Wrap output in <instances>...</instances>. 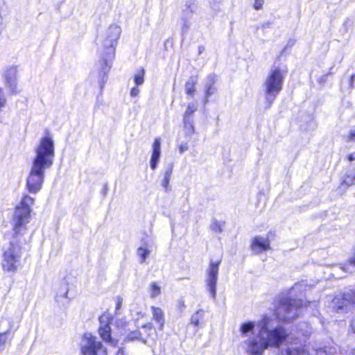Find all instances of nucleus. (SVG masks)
Listing matches in <instances>:
<instances>
[{
    "label": "nucleus",
    "mask_w": 355,
    "mask_h": 355,
    "mask_svg": "<svg viewBox=\"0 0 355 355\" xmlns=\"http://www.w3.org/2000/svg\"><path fill=\"white\" fill-rule=\"evenodd\" d=\"M277 321L268 316H264L257 324L248 321L240 327L244 347L248 354L262 355L268 347H279L288 336V331Z\"/></svg>",
    "instance_id": "1"
},
{
    "label": "nucleus",
    "mask_w": 355,
    "mask_h": 355,
    "mask_svg": "<svg viewBox=\"0 0 355 355\" xmlns=\"http://www.w3.org/2000/svg\"><path fill=\"white\" fill-rule=\"evenodd\" d=\"M33 203L34 198L24 195L15 207L12 217L14 235L10 245L4 252L2 261V267L6 271L15 272L20 264L22 250L19 243L28 242L22 237L27 231L26 225L31 219V207Z\"/></svg>",
    "instance_id": "2"
},
{
    "label": "nucleus",
    "mask_w": 355,
    "mask_h": 355,
    "mask_svg": "<svg viewBox=\"0 0 355 355\" xmlns=\"http://www.w3.org/2000/svg\"><path fill=\"white\" fill-rule=\"evenodd\" d=\"M35 154L26 178V188L31 193H37L41 190L45 171L53 165L55 156L53 139L49 136L42 138L35 148Z\"/></svg>",
    "instance_id": "3"
},
{
    "label": "nucleus",
    "mask_w": 355,
    "mask_h": 355,
    "mask_svg": "<svg viewBox=\"0 0 355 355\" xmlns=\"http://www.w3.org/2000/svg\"><path fill=\"white\" fill-rule=\"evenodd\" d=\"M121 29L116 24L110 25L108 28L98 37V42L103 49V60L101 72L105 75L111 68L110 62L115 55V47L121 35Z\"/></svg>",
    "instance_id": "4"
},
{
    "label": "nucleus",
    "mask_w": 355,
    "mask_h": 355,
    "mask_svg": "<svg viewBox=\"0 0 355 355\" xmlns=\"http://www.w3.org/2000/svg\"><path fill=\"white\" fill-rule=\"evenodd\" d=\"M286 71L279 67H272L263 83L266 103L270 107L282 89Z\"/></svg>",
    "instance_id": "5"
},
{
    "label": "nucleus",
    "mask_w": 355,
    "mask_h": 355,
    "mask_svg": "<svg viewBox=\"0 0 355 355\" xmlns=\"http://www.w3.org/2000/svg\"><path fill=\"white\" fill-rule=\"evenodd\" d=\"M302 307L301 300L283 297L279 300L275 315L281 320H292L299 315Z\"/></svg>",
    "instance_id": "6"
},
{
    "label": "nucleus",
    "mask_w": 355,
    "mask_h": 355,
    "mask_svg": "<svg viewBox=\"0 0 355 355\" xmlns=\"http://www.w3.org/2000/svg\"><path fill=\"white\" fill-rule=\"evenodd\" d=\"M79 347L82 355H107V349L103 343L90 333L82 336Z\"/></svg>",
    "instance_id": "7"
},
{
    "label": "nucleus",
    "mask_w": 355,
    "mask_h": 355,
    "mask_svg": "<svg viewBox=\"0 0 355 355\" xmlns=\"http://www.w3.org/2000/svg\"><path fill=\"white\" fill-rule=\"evenodd\" d=\"M352 304H355V290L335 296L329 304V308L337 313H345L351 310Z\"/></svg>",
    "instance_id": "8"
},
{
    "label": "nucleus",
    "mask_w": 355,
    "mask_h": 355,
    "mask_svg": "<svg viewBox=\"0 0 355 355\" xmlns=\"http://www.w3.org/2000/svg\"><path fill=\"white\" fill-rule=\"evenodd\" d=\"M220 263L221 259L217 261L211 260L206 272V285L211 296L213 298H215L216 295V285Z\"/></svg>",
    "instance_id": "9"
},
{
    "label": "nucleus",
    "mask_w": 355,
    "mask_h": 355,
    "mask_svg": "<svg viewBox=\"0 0 355 355\" xmlns=\"http://www.w3.org/2000/svg\"><path fill=\"white\" fill-rule=\"evenodd\" d=\"M109 318L107 316L102 315L99 318L101 325L98 328V332L102 339L110 343V345H115L116 343L112 339L111 337V327L109 324Z\"/></svg>",
    "instance_id": "10"
},
{
    "label": "nucleus",
    "mask_w": 355,
    "mask_h": 355,
    "mask_svg": "<svg viewBox=\"0 0 355 355\" xmlns=\"http://www.w3.org/2000/svg\"><path fill=\"white\" fill-rule=\"evenodd\" d=\"M17 69L13 66L7 68L4 73L6 85L12 92H17Z\"/></svg>",
    "instance_id": "11"
},
{
    "label": "nucleus",
    "mask_w": 355,
    "mask_h": 355,
    "mask_svg": "<svg viewBox=\"0 0 355 355\" xmlns=\"http://www.w3.org/2000/svg\"><path fill=\"white\" fill-rule=\"evenodd\" d=\"M251 248L257 254L266 251L270 249V241L262 237H254L251 244Z\"/></svg>",
    "instance_id": "12"
},
{
    "label": "nucleus",
    "mask_w": 355,
    "mask_h": 355,
    "mask_svg": "<svg viewBox=\"0 0 355 355\" xmlns=\"http://www.w3.org/2000/svg\"><path fill=\"white\" fill-rule=\"evenodd\" d=\"M160 155L161 139L160 138H156L153 144V151L150 162V167L153 170H155L157 168V164L159 161Z\"/></svg>",
    "instance_id": "13"
},
{
    "label": "nucleus",
    "mask_w": 355,
    "mask_h": 355,
    "mask_svg": "<svg viewBox=\"0 0 355 355\" xmlns=\"http://www.w3.org/2000/svg\"><path fill=\"white\" fill-rule=\"evenodd\" d=\"M216 80V78L214 74H209L206 79L205 85V103L208 102L209 97L216 92V89L214 87Z\"/></svg>",
    "instance_id": "14"
},
{
    "label": "nucleus",
    "mask_w": 355,
    "mask_h": 355,
    "mask_svg": "<svg viewBox=\"0 0 355 355\" xmlns=\"http://www.w3.org/2000/svg\"><path fill=\"white\" fill-rule=\"evenodd\" d=\"M151 311L153 320L159 324V329L162 330L165 323L164 311L161 308L153 306H151Z\"/></svg>",
    "instance_id": "15"
},
{
    "label": "nucleus",
    "mask_w": 355,
    "mask_h": 355,
    "mask_svg": "<svg viewBox=\"0 0 355 355\" xmlns=\"http://www.w3.org/2000/svg\"><path fill=\"white\" fill-rule=\"evenodd\" d=\"M281 355H309V354L303 347L291 345L285 349H282Z\"/></svg>",
    "instance_id": "16"
},
{
    "label": "nucleus",
    "mask_w": 355,
    "mask_h": 355,
    "mask_svg": "<svg viewBox=\"0 0 355 355\" xmlns=\"http://www.w3.org/2000/svg\"><path fill=\"white\" fill-rule=\"evenodd\" d=\"M196 129L193 120L183 119L182 132L186 137H191L195 133Z\"/></svg>",
    "instance_id": "17"
},
{
    "label": "nucleus",
    "mask_w": 355,
    "mask_h": 355,
    "mask_svg": "<svg viewBox=\"0 0 355 355\" xmlns=\"http://www.w3.org/2000/svg\"><path fill=\"white\" fill-rule=\"evenodd\" d=\"M197 83H198V76H193L189 78V80L187 81V83L185 84V90H186V93L188 95L191 96H193L194 95L195 92H196L195 87H196V85H197Z\"/></svg>",
    "instance_id": "18"
},
{
    "label": "nucleus",
    "mask_w": 355,
    "mask_h": 355,
    "mask_svg": "<svg viewBox=\"0 0 355 355\" xmlns=\"http://www.w3.org/2000/svg\"><path fill=\"white\" fill-rule=\"evenodd\" d=\"M173 164H168L166 166V171L164 174V179L162 183V187L164 188L166 191H168V185L170 180L173 173Z\"/></svg>",
    "instance_id": "19"
},
{
    "label": "nucleus",
    "mask_w": 355,
    "mask_h": 355,
    "mask_svg": "<svg viewBox=\"0 0 355 355\" xmlns=\"http://www.w3.org/2000/svg\"><path fill=\"white\" fill-rule=\"evenodd\" d=\"M197 10V4L196 3V0H188L185 3V8L183 10L184 14L186 16H189L190 15L196 12Z\"/></svg>",
    "instance_id": "20"
},
{
    "label": "nucleus",
    "mask_w": 355,
    "mask_h": 355,
    "mask_svg": "<svg viewBox=\"0 0 355 355\" xmlns=\"http://www.w3.org/2000/svg\"><path fill=\"white\" fill-rule=\"evenodd\" d=\"M198 105L196 103H189L183 116V119L193 120V114L197 110Z\"/></svg>",
    "instance_id": "21"
},
{
    "label": "nucleus",
    "mask_w": 355,
    "mask_h": 355,
    "mask_svg": "<svg viewBox=\"0 0 355 355\" xmlns=\"http://www.w3.org/2000/svg\"><path fill=\"white\" fill-rule=\"evenodd\" d=\"M336 353V349L334 347L324 346L315 349V355H334Z\"/></svg>",
    "instance_id": "22"
},
{
    "label": "nucleus",
    "mask_w": 355,
    "mask_h": 355,
    "mask_svg": "<svg viewBox=\"0 0 355 355\" xmlns=\"http://www.w3.org/2000/svg\"><path fill=\"white\" fill-rule=\"evenodd\" d=\"M150 253V250H148L146 245L139 247L137 251V254L140 258L141 263H144L146 261V259L149 256Z\"/></svg>",
    "instance_id": "23"
},
{
    "label": "nucleus",
    "mask_w": 355,
    "mask_h": 355,
    "mask_svg": "<svg viewBox=\"0 0 355 355\" xmlns=\"http://www.w3.org/2000/svg\"><path fill=\"white\" fill-rule=\"evenodd\" d=\"M7 323L8 327L6 328V329L3 331L4 333L8 334L10 332V331L14 328H17L18 325H15L13 320H12L10 318H4L2 319L0 322V327L4 324Z\"/></svg>",
    "instance_id": "24"
},
{
    "label": "nucleus",
    "mask_w": 355,
    "mask_h": 355,
    "mask_svg": "<svg viewBox=\"0 0 355 355\" xmlns=\"http://www.w3.org/2000/svg\"><path fill=\"white\" fill-rule=\"evenodd\" d=\"M204 317L202 310L197 311L191 318V323L194 326H198L200 320Z\"/></svg>",
    "instance_id": "25"
},
{
    "label": "nucleus",
    "mask_w": 355,
    "mask_h": 355,
    "mask_svg": "<svg viewBox=\"0 0 355 355\" xmlns=\"http://www.w3.org/2000/svg\"><path fill=\"white\" fill-rule=\"evenodd\" d=\"M354 184H355V170L350 171L342 182V184H345L347 187Z\"/></svg>",
    "instance_id": "26"
},
{
    "label": "nucleus",
    "mask_w": 355,
    "mask_h": 355,
    "mask_svg": "<svg viewBox=\"0 0 355 355\" xmlns=\"http://www.w3.org/2000/svg\"><path fill=\"white\" fill-rule=\"evenodd\" d=\"M145 71L144 69L139 70L135 75L134 80L137 86L141 85L144 81Z\"/></svg>",
    "instance_id": "27"
},
{
    "label": "nucleus",
    "mask_w": 355,
    "mask_h": 355,
    "mask_svg": "<svg viewBox=\"0 0 355 355\" xmlns=\"http://www.w3.org/2000/svg\"><path fill=\"white\" fill-rule=\"evenodd\" d=\"M150 297L155 298L161 293V288L157 283L153 282L150 285Z\"/></svg>",
    "instance_id": "28"
},
{
    "label": "nucleus",
    "mask_w": 355,
    "mask_h": 355,
    "mask_svg": "<svg viewBox=\"0 0 355 355\" xmlns=\"http://www.w3.org/2000/svg\"><path fill=\"white\" fill-rule=\"evenodd\" d=\"M140 333L138 331L130 332L126 337V339L129 341H132L139 339L140 337Z\"/></svg>",
    "instance_id": "29"
},
{
    "label": "nucleus",
    "mask_w": 355,
    "mask_h": 355,
    "mask_svg": "<svg viewBox=\"0 0 355 355\" xmlns=\"http://www.w3.org/2000/svg\"><path fill=\"white\" fill-rule=\"evenodd\" d=\"M211 228L212 230H214V232H223V228H222L221 224L216 220L214 221L211 223Z\"/></svg>",
    "instance_id": "30"
},
{
    "label": "nucleus",
    "mask_w": 355,
    "mask_h": 355,
    "mask_svg": "<svg viewBox=\"0 0 355 355\" xmlns=\"http://www.w3.org/2000/svg\"><path fill=\"white\" fill-rule=\"evenodd\" d=\"M305 284L302 282L301 283H297V284H295L294 285V286L291 288V293H296L297 291H302V288L304 287H305Z\"/></svg>",
    "instance_id": "31"
},
{
    "label": "nucleus",
    "mask_w": 355,
    "mask_h": 355,
    "mask_svg": "<svg viewBox=\"0 0 355 355\" xmlns=\"http://www.w3.org/2000/svg\"><path fill=\"white\" fill-rule=\"evenodd\" d=\"M6 104V98L4 95V92L2 88H0V110L5 107Z\"/></svg>",
    "instance_id": "32"
},
{
    "label": "nucleus",
    "mask_w": 355,
    "mask_h": 355,
    "mask_svg": "<svg viewBox=\"0 0 355 355\" xmlns=\"http://www.w3.org/2000/svg\"><path fill=\"white\" fill-rule=\"evenodd\" d=\"M178 149L180 153H183L184 152L187 151L189 149V146L187 143L182 142L181 143L179 146Z\"/></svg>",
    "instance_id": "33"
},
{
    "label": "nucleus",
    "mask_w": 355,
    "mask_h": 355,
    "mask_svg": "<svg viewBox=\"0 0 355 355\" xmlns=\"http://www.w3.org/2000/svg\"><path fill=\"white\" fill-rule=\"evenodd\" d=\"M264 0H254V8L260 10L262 8Z\"/></svg>",
    "instance_id": "34"
},
{
    "label": "nucleus",
    "mask_w": 355,
    "mask_h": 355,
    "mask_svg": "<svg viewBox=\"0 0 355 355\" xmlns=\"http://www.w3.org/2000/svg\"><path fill=\"white\" fill-rule=\"evenodd\" d=\"M139 92L140 91L138 89V87H135L130 91V96L132 97H136V96H137L139 95Z\"/></svg>",
    "instance_id": "35"
},
{
    "label": "nucleus",
    "mask_w": 355,
    "mask_h": 355,
    "mask_svg": "<svg viewBox=\"0 0 355 355\" xmlns=\"http://www.w3.org/2000/svg\"><path fill=\"white\" fill-rule=\"evenodd\" d=\"M348 139H349V141H355V128L352 129L349 131V133L348 135Z\"/></svg>",
    "instance_id": "36"
},
{
    "label": "nucleus",
    "mask_w": 355,
    "mask_h": 355,
    "mask_svg": "<svg viewBox=\"0 0 355 355\" xmlns=\"http://www.w3.org/2000/svg\"><path fill=\"white\" fill-rule=\"evenodd\" d=\"M350 326L352 331L355 333V315L352 318Z\"/></svg>",
    "instance_id": "37"
},
{
    "label": "nucleus",
    "mask_w": 355,
    "mask_h": 355,
    "mask_svg": "<svg viewBox=\"0 0 355 355\" xmlns=\"http://www.w3.org/2000/svg\"><path fill=\"white\" fill-rule=\"evenodd\" d=\"M184 306H184V303L183 300H179V301H178V307H179V309H180L181 311H182V309L184 308Z\"/></svg>",
    "instance_id": "38"
},
{
    "label": "nucleus",
    "mask_w": 355,
    "mask_h": 355,
    "mask_svg": "<svg viewBox=\"0 0 355 355\" xmlns=\"http://www.w3.org/2000/svg\"><path fill=\"white\" fill-rule=\"evenodd\" d=\"M348 159L350 162L355 161V151L354 153H351L350 155H349Z\"/></svg>",
    "instance_id": "39"
},
{
    "label": "nucleus",
    "mask_w": 355,
    "mask_h": 355,
    "mask_svg": "<svg viewBox=\"0 0 355 355\" xmlns=\"http://www.w3.org/2000/svg\"><path fill=\"white\" fill-rule=\"evenodd\" d=\"M117 355H125V352H124V350H123V348H120V349L118 350Z\"/></svg>",
    "instance_id": "40"
},
{
    "label": "nucleus",
    "mask_w": 355,
    "mask_h": 355,
    "mask_svg": "<svg viewBox=\"0 0 355 355\" xmlns=\"http://www.w3.org/2000/svg\"><path fill=\"white\" fill-rule=\"evenodd\" d=\"M8 327V324L7 323H4L1 327L0 329H1L3 330V331L6 329V328H7Z\"/></svg>",
    "instance_id": "41"
},
{
    "label": "nucleus",
    "mask_w": 355,
    "mask_h": 355,
    "mask_svg": "<svg viewBox=\"0 0 355 355\" xmlns=\"http://www.w3.org/2000/svg\"><path fill=\"white\" fill-rule=\"evenodd\" d=\"M270 24L269 22H266V23H264V24H263V28H268V27H269V26H270Z\"/></svg>",
    "instance_id": "42"
},
{
    "label": "nucleus",
    "mask_w": 355,
    "mask_h": 355,
    "mask_svg": "<svg viewBox=\"0 0 355 355\" xmlns=\"http://www.w3.org/2000/svg\"><path fill=\"white\" fill-rule=\"evenodd\" d=\"M121 306V301H119L117 303L116 309H119Z\"/></svg>",
    "instance_id": "43"
},
{
    "label": "nucleus",
    "mask_w": 355,
    "mask_h": 355,
    "mask_svg": "<svg viewBox=\"0 0 355 355\" xmlns=\"http://www.w3.org/2000/svg\"><path fill=\"white\" fill-rule=\"evenodd\" d=\"M67 293H68V291L64 292V295H63V296H62V297H65V298H68V297H67Z\"/></svg>",
    "instance_id": "44"
},
{
    "label": "nucleus",
    "mask_w": 355,
    "mask_h": 355,
    "mask_svg": "<svg viewBox=\"0 0 355 355\" xmlns=\"http://www.w3.org/2000/svg\"><path fill=\"white\" fill-rule=\"evenodd\" d=\"M308 303H309V304H313V305H316L317 302H316V301H313V302H308Z\"/></svg>",
    "instance_id": "45"
},
{
    "label": "nucleus",
    "mask_w": 355,
    "mask_h": 355,
    "mask_svg": "<svg viewBox=\"0 0 355 355\" xmlns=\"http://www.w3.org/2000/svg\"><path fill=\"white\" fill-rule=\"evenodd\" d=\"M354 78H355V75H352L351 77V83H352V82L354 81Z\"/></svg>",
    "instance_id": "46"
},
{
    "label": "nucleus",
    "mask_w": 355,
    "mask_h": 355,
    "mask_svg": "<svg viewBox=\"0 0 355 355\" xmlns=\"http://www.w3.org/2000/svg\"><path fill=\"white\" fill-rule=\"evenodd\" d=\"M343 270H346V268L345 267H343Z\"/></svg>",
    "instance_id": "47"
},
{
    "label": "nucleus",
    "mask_w": 355,
    "mask_h": 355,
    "mask_svg": "<svg viewBox=\"0 0 355 355\" xmlns=\"http://www.w3.org/2000/svg\"><path fill=\"white\" fill-rule=\"evenodd\" d=\"M354 355H355V349L354 350Z\"/></svg>",
    "instance_id": "48"
}]
</instances>
